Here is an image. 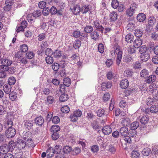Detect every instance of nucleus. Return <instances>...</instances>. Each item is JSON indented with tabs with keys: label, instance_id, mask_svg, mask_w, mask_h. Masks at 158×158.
Listing matches in <instances>:
<instances>
[{
	"label": "nucleus",
	"instance_id": "nucleus-5",
	"mask_svg": "<svg viewBox=\"0 0 158 158\" xmlns=\"http://www.w3.org/2000/svg\"><path fill=\"white\" fill-rule=\"evenodd\" d=\"M115 53L117 54L116 64L118 65L122 60L123 52L119 48H117L115 49Z\"/></svg>",
	"mask_w": 158,
	"mask_h": 158
},
{
	"label": "nucleus",
	"instance_id": "nucleus-48",
	"mask_svg": "<svg viewBox=\"0 0 158 158\" xmlns=\"http://www.w3.org/2000/svg\"><path fill=\"white\" fill-rule=\"evenodd\" d=\"M111 5L113 8L114 9H116L118 6V2L117 1V0H112Z\"/></svg>",
	"mask_w": 158,
	"mask_h": 158
},
{
	"label": "nucleus",
	"instance_id": "nucleus-15",
	"mask_svg": "<svg viewBox=\"0 0 158 158\" xmlns=\"http://www.w3.org/2000/svg\"><path fill=\"white\" fill-rule=\"evenodd\" d=\"M90 36L91 39L95 41H96L97 40H98L99 37L98 34L95 31H92L90 33Z\"/></svg>",
	"mask_w": 158,
	"mask_h": 158
},
{
	"label": "nucleus",
	"instance_id": "nucleus-18",
	"mask_svg": "<svg viewBox=\"0 0 158 158\" xmlns=\"http://www.w3.org/2000/svg\"><path fill=\"white\" fill-rule=\"evenodd\" d=\"M11 89V86L7 84H5L3 87V90L7 94H9L10 92Z\"/></svg>",
	"mask_w": 158,
	"mask_h": 158
},
{
	"label": "nucleus",
	"instance_id": "nucleus-2",
	"mask_svg": "<svg viewBox=\"0 0 158 158\" xmlns=\"http://www.w3.org/2000/svg\"><path fill=\"white\" fill-rule=\"evenodd\" d=\"M16 134V130L13 127L8 128L5 132V135L9 138L13 137Z\"/></svg>",
	"mask_w": 158,
	"mask_h": 158
},
{
	"label": "nucleus",
	"instance_id": "nucleus-21",
	"mask_svg": "<svg viewBox=\"0 0 158 158\" xmlns=\"http://www.w3.org/2000/svg\"><path fill=\"white\" fill-rule=\"evenodd\" d=\"M137 148H135L131 153L132 158H139L140 156L139 153L137 152Z\"/></svg>",
	"mask_w": 158,
	"mask_h": 158
},
{
	"label": "nucleus",
	"instance_id": "nucleus-44",
	"mask_svg": "<svg viewBox=\"0 0 158 158\" xmlns=\"http://www.w3.org/2000/svg\"><path fill=\"white\" fill-rule=\"evenodd\" d=\"M72 150L71 147L66 146L63 148V152L65 154H68Z\"/></svg>",
	"mask_w": 158,
	"mask_h": 158
},
{
	"label": "nucleus",
	"instance_id": "nucleus-40",
	"mask_svg": "<svg viewBox=\"0 0 158 158\" xmlns=\"http://www.w3.org/2000/svg\"><path fill=\"white\" fill-rule=\"evenodd\" d=\"M156 22V19L155 17H150L148 21L149 25L150 26H152Z\"/></svg>",
	"mask_w": 158,
	"mask_h": 158
},
{
	"label": "nucleus",
	"instance_id": "nucleus-24",
	"mask_svg": "<svg viewBox=\"0 0 158 158\" xmlns=\"http://www.w3.org/2000/svg\"><path fill=\"white\" fill-rule=\"evenodd\" d=\"M133 40V36L131 34L127 35L125 37V41L128 43H131Z\"/></svg>",
	"mask_w": 158,
	"mask_h": 158
},
{
	"label": "nucleus",
	"instance_id": "nucleus-32",
	"mask_svg": "<svg viewBox=\"0 0 158 158\" xmlns=\"http://www.w3.org/2000/svg\"><path fill=\"white\" fill-rule=\"evenodd\" d=\"M150 112L152 113H156L158 111V106L153 105L150 108Z\"/></svg>",
	"mask_w": 158,
	"mask_h": 158
},
{
	"label": "nucleus",
	"instance_id": "nucleus-37",
	"mask_svg": "<svg viewBox=\"0 0 158 158\" xmlns=\"http://www.w3.org/2000/svg\"><path fill=\"white\" fill-rule=\"evenodd\" d=\"M143 31L139 29H136L135 31L134 34L137 37H141L143 34Z\"/></svg>",
	"mask_w": 158,
	"mask_h": 158
},
{
	"label": "nucleus",
	"instance_id": "nucleus-36",
	"mask_svg": "<svg viewBox=\"0 0 158 158\" xmlns=\"http://www.w3.org/2000/svg\"><path fill=\"white\" fill-rule=\"evenodd\" d=\"M26 57L22 56L19 60H17L19 63L23 64H26L28 63V61Z\"/></svg>",
	"mask_w": 158,
	"mask_h": 158
},
{
	"label": "nucleus",
	"instance_id": "nucleus-41",
	"mask_svg": "<svg viewBox=\"0 0 158 158\" xmlns=\"http://www.w3.org/2000/svg\"><path fill=\"white\" fill-rule=\"evenodd\" d=\"M135 22L133 21L129 23L127 26V29L128 30H131L135 27Z\"/></svg>",
	"mask_w": 158,
	"mask_h": 158
},
{
	"label": "nucleus",
	"instance_id": "nucleus-58",
	"mask_svg": "<svg viewBox=\"0 0 158 158\" xmlns=\"http://www.w3.org/2000/svg\"><path fill=\"white\" fill-rule=\"evenodd\" d=\"M52 69L55 71H57L58 70L60 65L57 63H54L52 65Z\"/></svg>",
	"mask_w": 158,
	"mask_h": 158
},
{
	"label": "nucleus",
	"instance_id": "nucleus-43",
	"mask_svg": "<svg viewBox=\"0 0 158 158\" xmlns=\"http://www.w3.org/2000/svg\"><path fill=\"white\" fill-rule=\"evenodd\" d=\"M110 19L112 21H114L117 19V15L115 12H113L110 15Z\"/></svg>",
	"mask_w": 158,
	"mask_h": 158
},
{
	"label": "nucleus",
	"instance_id": "nucleus-20",
	"mask_svg": "<svg viewBox=\"0 0 158 158\" xmlns=\"http://www.w3.org/2000/svg\"><path fill=\"white\" fill-rule=\"evenodd\" d=\"M128 132V128L126 127H122L120 130V135L123 136L127 135Z\"/></svg>",
	"mask_w": 158,
	"mask_h": 158
},
{
	"label": "nucleus",
	"instance_id": "nucleus-59",
	"mask_svg": "<svg viewBox=\"0 0 158 158\" xmlns=\"http://www.w3.org/2000/svg\"><path fill=\"white\" fill-rule=\"evenodd\" d=\"M8 67L3 64L2 65H0V71L2 72H7L8 70Z\"/></svg>",
	"mask_w": 158,
	"mask_h": 158
},
{
	"label": "nucleus",
	"instance_id": "nucleus-22",
	"mask_svg": "<svg viewBox=\"0 0 158 158\" xmlns=\"http://www.w3.org/2000/svg\"><path fill=\"white\" fill-rule=\"evenodd\" d=\"M69 99L68 95L65 93L61 95L60 97V101L61 102H64L67 101Z\"/></svg>",
	"mask_w": 158,
	"mask_h": 158
},
{
	"label": "nucleus",
	"instance_id": "nucleus-23",
	"mask_svg": "<svg viewBox=\"0 0 158 158\" xmlns=\"http://www.w3.org/2000/svg\"><path fill=\"white\" fill-rule=\"evenodd\" d=\"M151 149L148 148H144L142 151V154L145 156H148L151 153Z\"/></svg>",
	"mask_w": 158,
	"mask_h": 158
},
{
	"label": "nucleus",
	"instance_id": "nucleus-46",
	"mask_svg": "<svg viewBox=\"0 0 158 158\" xmlns=\"http://www.w3.org/2000/svg\"><path fill=\"white\" fill-rule=\"evenodd\" d=\"M149 120L148 118L146 116L142 117L140 119L141 123L143 124L147 123Z\"/></svg>",
	"mask_w": 158,
	"mask_h": 158
},
{
	"label": "nucleus",
	"instance_id": "nucleus-57",
	"mask_svg": "<svg viewBox=\"0 0 158 158\" xmlns=\"http://www.w3.org/2000/svg\"><path fill=\"white\" fill-rule=\"evenodd\" d=\"M50 13V9L48 7H46L43 9L42 13L44 15L47 16Z\"/></svg>",
	"mask_w": 158,
	"mask_h": 158
},
{
	"label": "nucleus",
	"instance_id": "nucleus-7",
	"mask_svg": "<svg viewBox=\"0 0 158 158\" xmlns=\"http://www.w3.org/2000/svg\"><path fill=\"white\" fill-rule=\"evenodd\" d=\"M70 9L73 14L75 15H79L81 12V7L78 5H74L73 7H71Z\"/></svg>",
	"mask_w": 158,
	"mask_h": 158
},
{
	"label": "nucleus",
	"instance_id": "nucleus-45",
	"mask_svg": "<svg viewBox=\"0 0 158 158\" xmlns=\"http://www.w3.org/2000/svg\"><path fill=\"white\" fill-rule=\"evenodd\" d=\"M134 10L133 9L130 7L127 9L126 11L127 15L129 17H131L133 15Z\"/></svg>",
	"mask_w": 158,
	"mask_h": 158
},
{
	"label": "nucleus",
	"instance_id": "nucleus-27",
	"mask_svg": "<svg viewBox=\"0 0 158 158\" xmlns=\"http://www.w3.org/2000/svg\"><path fill=\"white\" fill-rule=\"evenodd\" d=\"M35 54L32 51H28L26 54L25 56L26 58L31 59L34 57Z\"/></svg>",
	"mask_w": 158,
	"mask_h": 158
},
{
	"label": "nucleus",
	"instance_id": "nucleus-38",
	"mask_svg": "<svg viewBox=\"0 0 158 158\" xmlns=\"http://www.w3.org/2000/svg\"><path fill=\"white\" fill-rule=\"evenodd\" d=\"M139 126V123L138 122L135 121L132 123L130 126L131 129L135 130Z\"/></svg>",
	"mask_w": 158,
	"mask_h": 158
},
{
	"label": "nucleus",
	"instance_id": "nucleus-9",
	"mask_svg": "<svg viewBox=\"0 0 158 158\" xmlns=\"http://www.w3.org/2000/svg\"><path fill=\"white\" fill-rule=\"evenodd\" d=\"M9 151V147L7 144H4L0 147V153L2 155L7 153Z\"/></svg>",
	"mask_w": 158,
	"mask_h": 158
},
{
	"label": "nucleus",
	"instance_id": "nucleus-4",
	"mask_svg": "<svg viewBox=\"0 0 158 158\" xmlns=\"http://www.w3.org/2000/svg\"><path fill=\"white\" fill-rule=\"evenodd\" d=\"M32 134L30 131H24L22 135V136L24 139H27V142L30 141L31 144L33 143V141L32 139Z\"/></svg>",
	"mask_w": 158,
	"mask_h": 158
},
{
	"label": "nucleus",
	"instance_id": "nucleus-55",
	"mask_svg": "<svg viewBox=\"0 0 158 158\" xmlns=\"http://www.w3.org/2000/svg\"><path fill=\"white\" fill-rule=\"evenodd\" d=\"M119 105L120 107L122 108H127V104L124 100H122L119 103Z\"/></svg>",
	"mask_w": 158,
	"mask_h": 158
},
{
	"label": "nucleus",
	"instance_id": "nucleus-29",
	"mask_svg": "<svg viewBox=\"0 0 158 158\" xmlns=\"http://www.w3.org/2000/svg\"><path fill=\"white\" fill-rule=\"evenodd\" d=\"M1 63L8 67V66L11 65L12 63V61L9 59H3L2 60Z\"/></svg>",
	"mask_w": 158,
	"mask_h": 158
},
{
	"label": "nucleus",
	"instance_id": "nucleus-26",
	"mask_svg": "<svg viewBox=\"0 0 158 158\" xmlns=\"http://www.w3.org/2000/svg\"><path fill=\"white\" fill-rule=\"evenodd\" d=\"M28 46L26 44L21 45L20 47L19 51L21 52L25 53L28 50Z\"/></svg>",
	"mask_w": 158,
	"mask_h": 158
},
{
	"label": "nucleus",
	"instance_id": "nucleus-53",
	"mask_svg": "<svg viewBox=\"0 0 158 158\" xmlns=\"http://www.w3.org/2000/svg\"><path fill=\"white\" fill-rule=\"evenodd\" d=\"M99 149V147L97 145H94L91 147V151L93 153L98 152Z\"/></svg>",
	"mask_w": 158,
	"mask_h": 158
},
{
	"label": "nucleus",
	"instance_id": "nucleus-31",
	"mask_svg": "<svg viewBox=\"0 0 158 158\" xmlns=\"http://www.w3.org/2000/svg\"><path fill=\"white\" fill-rule=\"evenodd\" d=\"M84 30L86 33H89L93 31V27L91 26L87 25L84 27Z\"/></svg>",
	"mask_w": 158,
	"mask_h": 158
},
{
	"label": "nucleus",
	"instance_id": "nucleus-52",
	"mask_svg": "<svg viewBox=\"0 0 158 158\" xmlns=\"http://www.w3.org/2000/svg\"><path fill=\"white\" fill-rule=\"evenodd\" d=\"M53 53V52L50 48H47L45 51V53L46 55L48 56H51Z\"/></svg>",
	"mask_w": 158,
	"mask_h": 158
},
{
	"label": "nucleus",
	"instance_id": "nucleus-49",
	"mask_svg": "<svg viewBox=\"0 0 158 158\" xmlns=\"http://www.w3.org/2000/svg\"><path fill=\"white\" fill-rule=\"evenodd\" d=\"M15 146H16V142L15 143L13 141L10 142L9 145H8V146L9 147V150L11 151L15 148Z\"/></svg>",
	"mask_w": 158,
	"mask_h": 158
},
{
	"label": "nucleus",
	"instance_id": "nucleus-13",
	"mask_svg": "<svg viewBox=\"0 0 158 158\" xmlns=\"http://www.w3.org/2000/svg\"><path fill=\"white\" fill-rule=\"evenodd\" d=\"M148 75V71L146 69H143L140 72V76L142 78L145 79L147 78Z\"/></svg>",
	"mask_w": 158,
	"mask_h": 158
},
{
	"label": "nucleus",
	"instance_id": "nucleus-10",
	"mask_svg": "<svg viewBox=\"0 0 158 158\" xmlns=\"http://www.w3.org/2000/svg\"><path fill=\"white\" fill-rule=\"evenodd\" d=\"M34 121L36 124L40 126H42L44 122L43 118L41 116L35 118Z\"/></svg>",
	"mask_w": 158,
	"mask_h": 158
},
{
	"label": "nucleus",
	"instance_id": "nucleus-16",
	"mask_svg": "<svg viewBox=\"0 0 158 158\" xmlns=\"http://www.w3.org/2000/svg\"><path fill=\"white\" fill-rule=\"evenodd\" d=\"M146 80V82L148 83H152L156 79V77L154 75H152L148 77Z\"/></svg>",
	"mask_w": 158,
	"mask_h": 158
},
{
	"label": "nucleus",
	"instance_id": "nucleus-42",
	"mask_svg": "<svg viewBox=\"0 0 158 158\" xmlns=\"http://www.w3.org/2000/svg\"><path fill=\"white\" fill-rule=\"evenodd\" d=\"M52 131L54 132H57V131L60 130V127L57 125H54L51 127Z\"/></svg>",
	"mask_w": 158,
	"mask_h": 158
},
{
	"label": "nucleus",
	"instance_id": "nucleus-25",
	"mask_svg": "<svg viewBox=\"0 0 158 158\" xmlns=\"http://www.w3.org/2000/svg\"><path fill=\"white\" fill-rule=\"evenodd\" d=\"M122 123L124 126H128L130 123V120L129 118L127 117H124L122 118Z\"/></svg>",
	"mask_w": 158,
	"mask_h": 158
},
{
	"label": "nucleus",
	"instance_id": "nucleus-30",
	"mask_svg": "<svg viewBox=\"0 0 158 158\" xmlns=\"http://www.w3.org/2000/svg\"><path fill=\"white\" fill-rule=\"evenodd\" d=\"M81 45V42L79 40H76L73 44L74 48L76 49L79 48Z\"/></svg>",
	"mask_w": 158,
	"mask_h": 158
},
{
	"label": "nucleus",
	"instance_id": "nucleus-39",
	"mask_svg": "<svg viewBox=\"0 0 158 158\" xmlns=\"http://www.w3.org/2000/svg\"><path fill=\"white\" fill-rule=\"evenodd\" d=\"M45 60L47 63L48 64H52L54 61L53 58L51 56H48L46 57Z\"/></svg>",
	"mask_w": 158,
	"mask_h": 158
},
{
	"label": "nucleus",
	"instance_id": "nucleus-19",
	"mask_svg": "<svg viewBox=\"0 0 158 158\" xmlns=\"http://www.w3.org/2000/svg\"><path fill=\"white\" fill-rule=\"evenodd\" d=\"M146 18L145 15L142 13L139 14L137 16V20L139 22L144 21L145 20Z\"/></svg>",
	"mask_w": 158,
	"mask_h": 158
},
{
	"label": "nucleus",
	"instance_id": "nucleus-60",
	"mask_svg": "<svg viewBox=\"0 0 158 158\" xmlns=\"http://www.w3.org/2000/svg\"><path fill=\"white\" fill-rule=\"evenodd\" d=\"M125 76L127 77H130L133 75V72L131 70L127 69L125 71Z\"/></svg>",
	"mask_w": 158,
	"mask_h": 158
},
{
	"label": "nucleus",
	"instance_id": "nucleus-56",
	"mask_svg": "<svg viewBox=\"0 0 158 158\" xmlns=\"http://www.w3.org/2000/svg\"><path fill=\"white\" fill-rule=\"evenodd\" d=\"M32 15L33 18H37L41 15V12L40 10H37L34 11Z\"/></svg>",
	"mask_w": 158,
	"mask_h": 158
},
{
	"label": "nucleus",
	"instance_id": "nucleus-33",
	"mask_svg": "<svg viewBox=\"0 0 158 158\" xmlns=\"http://www.w3.org/2000/svg\"><path fill=\"white\" fill-rule=\"evenodd\" d=\"M9 96L10 99L12 101L15 100L17 98L16 92L14 91H12L10 93Z\"/></svg>",
	"mask_w": 158,
	"mask_h": 158
},
{
	"label": "nucleus",
	"instance_id": "nucleus-50",
	"mask_svg": "<svg viewBox=\"0 0 158 158\" xmlns=\"http://www.w3.org/2000/svg\"><path fill=\"white\" fill-rule=\"evenodd\" d=\"M133 68L135 69L141 68V63L138 61L135 62L133 64Z\"/></svg>",
	"mask_w": 158,
	"mask_h": 158
},
{
	"label": "nucleus",
	"instance_id": "nucleus-8",
	"mask_svg": "<svg viewBox=\"0 0 158 158\" xmlns=\"http://www.w3.org/2000/svg\"><path fill=\"white\" fill-rule=\"evenodd\" d=\"M91 8V6L89 5L82 6L81 8V12L83 14H85L90 10Z\"/></svg>",
	"mask_w": 158,
	"mask_h": 158
},
{
	"label": "nucleus",
	"instance_id": "nucleus-62",
	"mask_svg": "<svg viewBox=\"0 0 158 158\" xmlns=\"http://www.w3.org/2000/svg\"><path fill=\"white\" fill-rule=\"evenodd\" d=\"M98 50L100 53H103L104 51V47L102 44H100L98 45Z\"/></svg>",
	"mask_w": 158,
	"mask_h": 158
},
{
	"label": "nucleus",
	"instance_id": "nucleus-3",
	"mask_svg": "<svg viewBox=\"0 0 158 158\" xmlns=\"http://www.w3.org/2000/svg\"><path fill=\"white\" fill-rule=\"evenodd\" d=\"M27 146H31V145H27L26 142L23 139H18L16 142V146L20 149L24 148Z\"/></svg>",
	"mask_w": 158,
	"mask_h": 158
},
{
	"label": "nucleus",
	"instance_id": "nucleus-54",
	"mask_svg": "<svg viewBox=\"0 0 158 158\" xmlns=\"http://www.w3.org/2000/svg\"><path fill=\"white\" fill-rule=\"evenodd\" d=\"M80 32L78 30H75L72 34V36L75 38H77L80 36Z\"/></svg>",
	"mask_w": 158,
	"mask_h": 158
},
{
	"label": "nucleus",
	"instance_id": "nucleus-64",
	"mask_svg": "<svg viewBox=\"0 0 158 158\" xmlns=\"http://www.w3.org/2000/svg\"><path fill=\"white\" fill-rule=\"evenodd\" d=\"M81 151L80 149L78 147L75 148L73 151V155H77L79 154Z\"/></svg>",
	"mask_w": 158,
	"mask_h": 158
},
{
	"label": "nucleus",
	"instance_id": "nucleus-28",
	"mask_svg": "<svg viewBox=\"0 0 158 158\" xmlns=\"http://www.w3.org/2000/svg\"><path fill=\"white\" fill-rule=\"evenodd\" d=\"M63 83L66 86L69 87L71 84V80L69 77L65 78L63 79Z\"/></svg>",
	"mask_w": 158,
	"mask_h": 158
},
{
	"label": "nucleus",
	"instance_id": "nucleus-12",
	"mask_svg": "<svg viewBox=\"0 0 158 158\" xmlns=\"http://www.w3.org/2000/svg\"><path fill=\"white\" fill-rule=\"evenodd\" d=\"M24 126L29 130L32 129L33 125V122L31 121L26 120L24 121Z\"/></svg>",
	"mask_w": 158,
	"mask_h": 158
},
{
	"label": "nucleus",
	"instance_id": "nucleus-14",
	"mask_svg": "<svg viewBox=\"0 0 158 158\" xmlns=\"http://www.w3.org/2000/svg\"><path fill=\"white\" fill-rule=\"evenodd\" d=\"M142 44V40L139 38L135 40L133 42L134 46L136 48L139 47Z\"/></svg>",
	"mask_w": 158,
	"mask_h": 158
},
{
	"label": "nucleus",
	"instance_id": "nucleus-63",
	"mask_svg": "<svg viewBox=\"0 0 158 158\" xmlns=\"http://www.w3.org/2000/svg\"><path fill=\"white\" fill-rule=\"evenodd\" d=\"M13 125V121L9 119H8L6 123V127L7 128H9V127H12Z\"/></svg>",
	"mask_w": 158,
	"mask_h": 158
},
{
	"label": "nucleus",
	"instance_id": "nucleus-51",
	"mask_svg": "<svg viewBox=\"0 0 158 158\" xmlns=\"http://www.w3.org/2000/svg\"><path fill=\"white\" fill-rule=\"evenodd\" d=\"M62 149V147L60 146L59 145H56L55 147V149L54 150H55V154H58L60 153L61 152V150Z\"/></svg>",
	"mask_w": 158,
	"mask_h": 158
},
{
	"label": "nucleus",
	"instance_id": "nucleus-17",
	"mask_svg": "<svg viewBox=\"0 0 158 158\" xmlns=\"http://www.w3.org/2000/svg\"><path fill=\"white\" fill-rule=\"evenodd\" d=\"M55 150L52 148H49L47 151V156L51 158L54 156L55 153Z\"/></svg>",
	"mask_w": 158,
	"mask_h": 158
},
{
	"label": "nucleus",
	"instance_id": "nucleus-11",
	"mask_svg": "<svg viewBox=\"0 0 158 158\" xmlns=\"http://www.w3.org/2000/svg\"><path fill=\"white\" fill-rule=\"evenodd\" d=\"M120 85L122 89L127 88L129 85V82L127 79H124L120 81Z\"/></svg>",
	"mask_w": 158,
	"mask_h": 158
},
{
	"label": "nucleus",
	"instance_id": "nucleus-47",
	"mask_svg": "<svg viewBox=\"0 0 158 158\" xmlns=\"http://www.w3.org/2000/svg\"><path fill=\"white\" fill-rule=\"evenodd\" d=\"M61 110L63 113H68L69 112L70 109L68 106H65L61 108Z\"/></svg>",
	"mask_w": 158,
	"mask_h": 158
},
{
	"label": "nucleus",
	"instance_id": "nucleus-6",
	"mask_svg": "<svg viewBox=\"0 0 158 158\" xmlns=\"http://www.w3.org/2000/svg\"><path fill=\"white\" fill-rule=\"evenodd\" d=\"M93 25L95 28L96 30L100 31L102 33H103L104 27L100 24L98 21L97 20L94 21L93 23Z\"/></svg>",
	"mask_w": 158,
	"mask_h": 158
},
{
	"label": "nucleus",
	"instance_id": "nucleus-34",
	"mask_svg": "<svg viewBox=\"0 0 158 158\" xmlns=\"http://www.w3.org/2000/svg\"><path fill=\"white\" fill-rule=\"evenodd\" d=\"M54 56L56 58H60L61 56V52L58 50H56L54 52L53 54Z\"/></svg>",
	"mask_w": 158,
	"mask_h": 158
},
{
	"label": "nucleus",
	"instance_id": "nucleus-35",
	"mask_svg": "<svg viewBox=\"0 0 158 158\" xmlns=\"http://www.w3.org/2000/svg\"><path fill=\"white\" fill-rule=\"evenodd\" d=\"M16 79L13 77H11L8 79V84L10 86L14 85L16 82Z\"/></svg>",
	"mask_w": 158,
	"mask_h": 158
},
{
	"label": "nucleus",
	"instance_id": "nucleus-61",
	"mask_svg": "<svg viewBox=\"0 0 158 158\" xmlns=\"http://www.w3.org/2000/svg\"><path fill=\"white\" fill-rule=\"evenodd\" d=\"M105 114V111L103 109H100L97 112V114L99 117H102Z\"/></svg>",
	"mask_w": 158,
	"mask_h": 158
},
{
	"label": "nucleus",
	"instance_id": "nucleus-1",
	"mask_svg": "<svg viewBox=\"0 0 158 158\" xmlns=\"http://www.w3.org/2000/svg\"><path fill=\"white\" fill-rule=\"evenodd\" d=\"M147 50V48L145 45L143 46L139 49V51L141 54V60L143 62H146L150 58L149 54Z\"/></svg>",
	"mask_w": 158,
	"mask_h": 158
}]
</instances>
